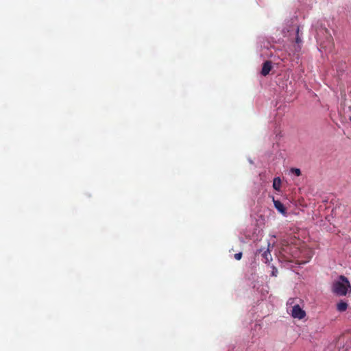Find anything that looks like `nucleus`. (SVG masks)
Listing matches in <instances>:
<instances>
[{
	"mask_svg": "<svg viewBox=\"0 0 351 351\" xmlns=\"http://www.w3.org/2000/svg\"><path fill=\"white\" fill-rule=\"evenodd\" d=\"M348 291H351L350 284L346 277L341 275L339 280L332 285V292L337 295H346Z\"/></svg>",
	"mask_w": 351,
	"mask_h": 351,
	"instance_id": "obj_1",
	"label": "nucleus"
},
{
	"mask_svg": "<svg viewBox=\"0 0 351 351\" xmlns=\"http://www.w3.org/2000/svg\"><path fill=\"white\" fill-rule=\"evenodd\" d=\"M291 315L294 318H298L300 319L305 317L306 313L304 311H303L298 304H296L294 306H293Z\"/></svg>",
	"mask_w": 351,
	"mask_h": 351,
	"instance_id": "obj_2",
	"label": "nucleus"
},
{
	"mask_svg": "<svg viewBox=\"0 0 351 351\" xmlns=\"http://www.w3.org/2000/svg\"><path fill=\"white\" fill-rule=\"evenodd\" d=\"M271 69H272L271 62L269 61V60L265 61L263 64L262 70L261 72V75L263 76H266L267 75H268Z\"/></svg>",
	"mask_w": 351,
	"mask_h": 351,
	"instance_id": "obj_3",
	"label": "nucleus"
},
{
	"mask_svg": "<svg viewBox=\"0 0 351 351\" xmlns=\"http://www.w3.org/2000/svg\"><path fill=\"white\" fill-rule=\"evenodd\" d=\"M275 208L281 213L285 214L286 213V208L282 203L278 200L274 201Z\"/></svg>",
	"mask_w": 351,
	"mask_h": 351,
	"instance_id": "obj_4",
	"label": "nucleus"
},
{
	"mask_svg": "<svg viewBox=\"0 0 351 351\" xmlns=\"http://www.w3.org/2000/svg\"><path fill=\"white\" fill-rule=\"evenodd\" d=\"M273 187L274 189L277 191H280L281 187V180L279 177L275 178L273 181Z\"/></svg>",
	"mask_w": 351,
	"mask_h": 351,
	"instance_id": "obj_5",
	"label": "nucleus"
},
{
	"mask_svg": "<svg viewBox=\"0 0 351 351\" xmlns=\"http://www.w3.org/2000/svg\"><path fill=\"white\" fill-rule=\"evenodd\" d=\"M348 308V304L346 302L341 301L337 305V308L339 311L343 312L345 311Z\"/></svg>",
	"mask_w": 351,
	"mask_h": 351,
	"instance_id": "obj_6",
	"label": "nucleus"
},
{
	"mask_svg": "<svg viewBox=\"0 0 351 351\" xmlns=\"http://www.w3.org/2000/svg\"><path fill=\"white\" fill-rule=\"evenodd\" d=\"M262 256L265 258V262H268L271 259V255L269 248L263 253Z\"/></svg>",
	"mask_w": 351,
	"mask_h": 351,
	"instance_id": "obj_7",
	"label": "nucleus"
},
{
	"mask_svg": "<svg viewBox=\"0 0 351 351\" xmlns=\"http://www.w3.org/2000/svg\"><path fill=\"white\" fill-rule=\"evenodd\" d=\"M299 32H300V27L298 26L297 29H296V37H295V43L297 44H300L302 43V39L299 35Z\"/></svg>",
	"mask_w": 351,
	"mask_h": 351,
	"instance_id": "obj_8",
	"label": "nucleus"
},
{
	"mask_svg": "<svg viewBox=\"0 0 351 351\" xmlns=\"http://www.w3.org/2000/svg\"><path fill=\"white\" fill-rule=\"evenodd\" d=\"M290 171L297 176H300L301 175V171L300 169L298 168H291L290 169Z\"/></svg>",
	"mask_w": 351,
	"mask_h": 351,
	"instance_id": "obj_9",
	"label": "nucleus"
},
{
	"mask_svg": "<svg viewBox=\"0 0 351 351\" xmlns=\"http://www.w3.org/2000/svg\"><path fill=\"white\" fill-rule=\"evenodd\" d=\"M242 256H243L242 252H239V253L235 254L234 256L236 260L239 261L241 259Z\"/></svg>",
	"mask_w": 351,
	"mask_h": 351,
	"instance_id": "obj_10",
	"label": "nucleus"
}]
</instances>
